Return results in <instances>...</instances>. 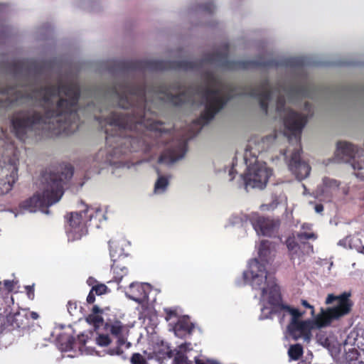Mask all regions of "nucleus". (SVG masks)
<instances>
[{"label": "nucleus", "mask_w": 364, "mask_h": 364, "mask_svg": "<svg viewBox=\"0 0 364 364\" xmlns=\"http://www.w3.org/2000/svg\"><path fill=\"white\" fill-rule=\"evenodd\" d=\"M227 45L206 54L200 61L149 60L117 63L109 70L111 80L81 90L76 80L47 79L46 70L31 60H15L6 67L14 85L0 87V116L16 106L11 123L16 136L69 134L78 129L80 113L94 114L105 128L106 146L86 161L91 173L107 165L127 167L122 156L139 150L151 151L149 139L168 132L152 118L151 105H200L196 123L199 130L230 99L242 96V87L225 80L218 70H242V60L228 59Z\"/></svg>", "instance_id": "nucleus-1"}, {"label": "nucleus", "mask_w": 364, "mask_h": 364, "mask_svg": "<svg viewBox=\"0 0 364 364\" xmlns=\"http://www.w3.org/2000/svg\"><path fill=\"white\" fill-rule=\"evenodd\" d=\"M350 292L345 291L340 295L328 294L326 303L333 304V306L326 309H321V313L315 320H302L305 311L289 305L279 302L272 307L264 306L261 308L260 319L272 318L277 315L279 323H287V331L289 336L294 340L301 339L309 342L311 338V331L316 328H322L328 326L333 320L348 314L353 306V301L350 299Z\"/></svg>", "instance_id": "nucleus-2"}, {"label": "nucleus", "mask_w": 364, "mask_h": 364, "mask_svg": "<svg viewBox=\"0 0 364 364\" xmlns=\"http://www.w3.org/2000/svg\"><path fill=\"white\" fill-rule=\"evenodd\" d=\"M73 175V167L69 164H61L50 168L42 174L36 193L20 203L18 209L10 212L14 214V217L38 210L48 214V208L60 200L65 186Z\"/></svg>", "instance_id": "nucleus-3"}, {"label": "nucleus", "mask_w": 364, "mask_h": 364, "mask_svg": "<svg viewBox=\"0 0 364 364\" xmlns=\"http://www.w3.org/2000/svg\"><path fill=\"white\" fill-rule=\"evenodd\" d=\"M276 133L260 139H252L246 146L242 160L238 164V156L233 159L232 166L228 168L230 181L235 178V173H239L242 166H245V172L240 174L246 187L263 189L265 188L272 171L264 162L257 159V154L267 151L277 140Z\"/></svg>", "instance_id": "nucleus-4"}, {"label": "nucleus", "mask_w": 364, "mask_h": 364, "mask_svg": "<svg viewBox=\"0 0 364 364\" xmlns=\"http://www.w3.org/2000/svg\"><path fill=\"white\" fill-rule=\"evenodd\" d=\"M242 277L245 284L256 292L255 296H259L262 308L264 306L272 307L281 302L279 287L274 277L267 272L264 263H260L257 259H251Z\"/></svg>", "instance_id": "nucleus-5"}, {"label": "nucleus", "mask_w": 364, "mask_h": 364, "mask_svg": "<svg viewBox=\"0 0 364 364\" xmlns=\"http://www.w3.org/2000/svg\"><path fill=\"white\" fill-rule=\"evenodd\" d=\"M104 217L98 208L87 207L84 210L71 213L68 218L66 233L69 240H77L87 235V228L92 219L101 220Z\"/></svg>", "instance_id": "nucleus-6"}, {"label": "nucleus", "mask_w": 364, "mask_h": 364, "mask_svg": "<svg viewBox=\"0 0 364 364\" xmlns=\"http://www.w3.org/2000/svg\"><path fill=\"white\" fill-rule=\"evenodd\" d=\"M18 152L12 149L0 161V195L11 190L18 178Z\"/></svg>", "instance_id": "nucleus-7"}, {"label": "nucleus", "mask_w": 364, "mask_h": 364, "mask_svg": "<svg viewBox=\"0 0 364 364\" xmlns=\"http://www.w3.org/2000/svg\"><path fill=\"white\" fill-rule=\"evenodd\" d=\"M363 149H358L350 143L341 141L337 144L336 156L343 162L350 163L355 171L364 169V161L356 160V158L363 156Z\"/></svg>", "instance_id": "nucleus-8"}, {"label": "nucleus", "mask_w": 364, "mask_h": 364, "mask_svg": "<svg viewBox=\"0 0 364 364\" xmlns=\"http://www.w3.org/2000/svg\"><path fill=\"white\" fill-rule=\"evenodd\" d=\"M250 223L258 235L267 237L274 236L277 233L280 225L279 220L265 218L256 213H252Z\"/></svg>", "instance_id": "nucleus-9"}, {"label": "nucleus", "mask_w": 364, "mask_h": 364, "mask_svg": "<svg viewBox=\"0 0 364 364\" xmlns=\"http://www.w3.org/2000/svg\"><path fill=\"white\" fill-rule=\"evenodd\" d=\"M124 240H110L109 241V255L111 260L113 262L112 264V270L114 274V278L117 282H119L124 276L128 273V269L125 266L121 265L117 262L118 259L124 257V249L122 245Z\"/></svg>", "instance_id": "nucleus-10"}, {"label": "nucleus", "mask_w": 364, "mask_h": 364, "mask_svg": "<svg viewBox=\"0 0 364 364\" xmlns=\"http://www.w3.org/2000/svg\"><path fill=\"white\" fill-rule=\"evenodd\" d=\"M28 325V311H21L7 316H0V333L12 331L16 328H24Z\"/></svg>", "instance_id": "nucleus-11"}, {"label": "nucleus", "mask_w": 364, "mask_h": 364, "mask_svg": "<svg viewBox=\"0 0 364 364\" xmlns=\"http://www.w3.org/2000/svg\"><path fill=\"white\" fill-rule=\"evenodd\" d=\"M187 151V142L180 140L169 147L159 157L158 162L171 165L184 158Z\"/></svg>", "instance_id": "nucleus-12"}, {"label": "nucleus", "mask_w": 364, "mask_h": 364, "mask_svg": "<svg viewBox=\"0 0 364 364\" xmlns=\"http://www.w3.org/2000/svg\"><path fill=\"white\" fill-rule=\"evenodd\" d=\"M287 246L294 263L300 264L304 255L313 252V246L309 242H299L292 238L287 240Z\"/></svg>", "instance_id": "nucleus-13"}, {"label": "nucleus", "mask_w": 364, "mask_h": 364, "mask_svg": "<svg viewBox=\"0 0 364 364\" xmlns=\"http://www.w3.org/2000/svg\"><path fill=\"white\" fill-rule=\"evenodd\" d=\"M150 291L151 287L148 283L132 282L125 291V294L129 299L144 304L148 301Z\"/></svg>", "instance_id": "nucleus-14"}, {"label": "nucleus", "mask_w": 364, "mask_h": 364, "mask_svg": "<svg viewBox=\"0 0 364 364\" xmlns=\"http://www.w3.org/2000/svg\"><path fill=\"white\" fill-rule=\"evenodd\" d=\"M169 326H172L175 335L180 338L191 334L194 328V325L190 322L188 316L180 317L176 321L170 322Z\"/></svg>", "instance_id": "nucleus-15"}, {"label": "nucleus", "mask_w": 364, "mask_h": 364, "mask_svg": "<svg viewBox=\"0 0 364 364\" xmlns=\"http://www.w3.org/2000/svg\"><path fill=\"white\" fill-rule=\"evenodd\" d=\"M274 255V247L269 240H262L258 248V258L260 263L265 266L272 261Z\"/></svg>", "instance_id": "nucleus-16"}, {"label": "nucleus", "mask_w": 364, "mask_h": 364, "mask_svg": "<svg viewBox=\"0 0 364 364\" xmlns=\"http://www.w3.org/2000/svg\"><path fill=\"white\" fill-rule=\"evenodd\" d=\"M345 345L355 346L364 352V328H356L352 330L345 340Z\"/></svg>", "instance_id": "nucleus-17"}, {"label": "nucleus", "mask_w": 364, "mask_h": 364, "mask_svg": "<svg viewBox=\"0 0 364 364\" xmlns=\"http://www.w3.org/2000/svg\"><path fill=\"white\" fill-rule=\"evenodd\" d=\"M340 185L336 179L324 178L322 185L318 188L317 191L321 196L331 197L334 192L338 191Z\"/></svg>", "instance_id": "nucleus-18"}, {"label": "nucleus", "mask_w": 364, "mask_h": 364, "mask_svg": "<svg viewBox=\"0 0 364 364\" xmlns=\"http://www.w3.org/2000/svg\"><path fill=\"white\" fill-rule=\"evenodd\" d=\"M317 235L312 231V225L304 223L293 239L299 242H307L308 240H316Z\"/></svg>", "instance_id": "nucleus-19"}, {"label": "nucleus", "mask_w": 364, "mask_h": 364, "mask_svg": "<svg viewBox=\"0 0 364 364\" xmlns=\"http://www.w3.org/2000/svg\"><path fill=\"white\" fill-rule=\"evenodd\" d=\"M173 356V352L170 350L169 346L166 343L161 342V344L154 346L153 350V355L149 356V358H154L158 361Z\"/></svg>", "instance_id": "nucleus-20"}, {"label": "nucleus", "mask_w": 364, "mask_h": 364, "mask_svg": "<svg viewBox=\"0 0 364 364\" xmlns=\"http://www.w3.org/2000/svg\"><path fill=\"white\" fill-rule=\"evenodd\" d=\"M343 348L345 351V359L349 364H364L362 360H359L360 355L358 349L355 346H347L343 343Z\"/></svg>", "instance_id": "nucleus-21"}, {"label": "nucleus", "mask_w": 364, "mask_h": 364, "mask_svg": "<svg viewBox=\"0 0 364 364\" xmlns=\"http://www.w3.org/2000/svg\"><path fill=\"white\" fill-rule=\"evenodd\" d=\"M127 334H124L120 336L117 337V347L113 348H109L107 350L105 353L109 355H122L123 350L122 347L124 346L125 348H129L131 346V343L128 342L127 340Z\"/></svg>", "instance_id": "nucleus-22"}, {"label": "nucleus", "mask_w": 364, "mask_h": 364, "mask_svg": "<svg viewBox=\"0 0 364 364\" xmlns=\"http://www.w3.org/2000/svg\"><path fill=\"white\" fill-rule=\"evenodd\" d=\"M169 184V178L167 176L159 175L154 184V193L163 194L167 190Z\"/></svg>", "instance_id": "nucleus-23"}, {"label": "nucleus", "mask_w": 364, "mask_h": 364, "mask_svg": "<svg viewBox=\"0 0 364 364\" xmlns=\"http://www.w3.org/2000/svg\"><path fill=\"white\" fill-rule=\"evenodd\" d=\"M252 213L250 215H232L228 219L227 226H234L237 225L241 224L242 225H246L247 223H250V218H251Z\"/></svg>", "instance_id": "nucleus-24"}, {"label": "nucleus", "mask_w": 364, "mask_h": 364, "mask_svg": "<svg viewBox=\"0 0 364 364\" xmlns=\"http://www.w3.org/2000/svg\"><path fill=\"white\" fill-rule=\"evenodd\" d=\"M109 331L116 337L128 333L127 327L119 321H116L110 325Z\"/></svg>", "instance_id": "nucleus-25"}, {"label": "nucleus", "mask_w": 364, "mask_h": 364, "mask_svg": "<svg viewBox=\"0 0 364 364\" xmlns=\"http://www.w3.org/2000/svg\"><path fill=\"white\" fill-rule=\"evenodd\" d=\"M303 354V348L300 344L291 345L288 350V355L291 360H297Z\"/></svg>", "instance_id": "nucleus-26"}, {"label": "nucleus", "mask_w": 364, "mask_h": 364, "mask_svg": "<svg viewBox=\"0 0 364 364\" xmlns=\"http://www.w3.org/2000/svg\"><path fill=\"white\" fill-rule=\"evenodd\" d=\"M215 6L213 4L212 1L208 2L204 5L200 6L197 10L196 13L201 14H212L214 13L215 10Z\"/></svg>", "instance_id": "nucleus-27"}, {"label": "nucleus", "mask_w": 364, "mask_h": 364, "mask_svg": "<svg viewBox=\"0 0 364 364\" xmlns=\"http://www.w3.org/2000/svg\"><path fill=\"white\" fill-rule=\"evenodd\" d=\"M7 9L6 5L0 4V15L6 11ZM10 28L5 25L4 23L0 21V36H6L9 34Z\"/></svg>", "instance_id": "nucleus-28"}, {"label": "nucleus", "mask_w": 364, "mask_h": 364, "mask_svg": "<svg viewBox=\"0 0 364 364\" xmlns=\"http://www.w3.org/2000/svg\"><path fill=\"white\" fill-rule=\"evenodd\" d=\"M96 343L98 346L105 347L107 346L111 343V340L109 336L105 334H100L96 338Z\"/></svg>", "instance_id": "nucleus-29"}, {"label": "nucleus", "mask_w": 364, "mask_h": 364, "mask_svg": "<svg viewBox=\"0 0 364 364\" xmlns=\"http://www.w3.org/2000/svg\"><path fill=\"white\" fill-rule=\"evenodd\" d=\"M91 289L95 292V294L100 296L106 294L107 292L108 288L104 284H97L96 285H94Z\"/></svg>", "instance_id": "nucleus-30"}, {"label": "nucleus", "mask_w": 364, "mask_h": 364, "mask_svg": "<svg viewBox=\"0 0 364 364\" xmlns=\"http://www.w3.org/2000/svg\"><path fill=\"white\" fill-rule=\"evenodd\" d=\"M130 361L132 364H146V359L142 355L138 353L132 355Z\"/></svg>", "instance_id": "nucleus-31"}, {"label": "nucleus", "mask_w": 364, "mask_h": 364, "mask_svg": "<svg viewBox=\"0 0 364 364\" xmlns=\"http://www.w3.org/2000/svg\"><path fill=\"white\" fill-rule=\"evenodd\" d=\"M166 313V319L167 321L172 322L173 321H176L180 317L178 316L176 310L171 309H165Z\"/></svg>", "instance_id": "nucleus-32"}, {"label": "nucleus", "mask_w": 364, "mask_h": 364, "mask_svg": "<svg viewBox=\"0 0 364 364\" xmlns=\"http://www.w3.org/2000/svg\"><path fill=\"white\" fill-rule=\"evenodd\" d=\"M75 342V338L73 336H68L66 338V342L65 343H62L61 348L63 350L69 351L73 348V344Z\"/></svg>", "instance_id": "nucleus-33"}, {"label": "nucleus", "mask_w": 364, "mask_h": 364, "mask_svg": "<svg viewBox=\"0 0 364 364\" xmlns=\"http://www.w3.org/2000/svg\"><path fill=\"white\" fill-rule=\"evenodd\" d=\"M191 344L190 343H184L180 344L178 346V348L176 350V355H178L180 353L185 355L184 353L188 352L191 350Z\"/></svg>", "instance_id": "nucleus-34"}, {"label": "nucleus", "mask_w": 364, "mask_h": 364, "mask_svg": "<svg viewBox=\"0 0 364 364\" xmlns=\"http://www.w3.org/2000/svg\"><path fill=\"white\" fill-rule=\"evenodd\" d=\"M174 364H192L188 360L187 357L183 354L176 355L174 358Z\"/></svg>", "instance_id": "nucleus-35"}, {"label": "nucleus", "mask_w": 364, "mask_h": 364, "mask_svg": "<svg viewBox=\"0 0 364 364\" xmlns=\"http://www.w3.org/2000/svg\"><path fill=\"white\" fill-rule=\"evenodd\" d=\"M279 202L277 198H274L272 203L265 204L262 206V210H272L277 208Z\"/></svg>", "instance_id": "nucleus-36"}, {"label": "nucleus", "mask_w": 364, "mask_h": 364, "mask_svg": "<svg viewBox=\"0 0 364 364\" xmlns=\"http://www.w3.org/2000/svg\"><path fill=\"white\" fill-rule=\"evenodd\" d=\"M68 311L70 315H74L77 312V303L69 301L67 305Z\"/></svg>", "instance_id": "nucleus-37"}, {"label": "nucleus", "mask_w": 364, "mask_h": 364, "mask_svg": "<svg viewBox=\"0 0 364 364\" xmlns=\"http://www.w3.org/2000/svg\"><path fill=\"white\" fill-rule=\"evenodd\" d=\"M87 321L89 322H92L95 324H98V323H102L103 318H102L101 316H100L98 314L89 315V316L87 317Z\"/></svg>", "instance_id": "nucleus-38"}, {"label": "nucleus", "mask_w": 364, "mask_h": 364, "mask_svg": "<svg viewBox=\"0 0 364 364\" xmlns=\"http://www.w3.org/2000/svg\"><path fill=\"white\" fill-rule=\"evenodd\" d=\"M196 364H220L218 362L212 360H207L206 361H203L198 358H195Z\"/></svg>", "instance_id": "nucleus-39"}, {"label": "nucleus", "mask_w": 364, "mask_h": 364, "mask_svg": "<svg viewBox=\"0 0 364 364\" xmlns=\"http://www.w3.org/2000/svg\"><path fill=\"white\" fill-rule=\"evenodd\" d=\"M26 289L27 290V296L30 299H33L34 298V289L33 286H26Z\"/></svg>", "instance_id": "nucleus-40"}, {"label": "nucleus", "mask_w": 364, "mask_h": 364, "mask_svg": "<svg viewBox=\"0 0 364 364\" xmlns=\"http://www.w3.org/2000/svg\"><path fill=\"white\" fill-rule=\"evenodd\" d=\"M301 304L302 306H304V307L306 308H308V309H310L311 311V314L312 316L314 315V306H311L307 301L306 300H301Z\"/></svg>", "instance_id": "nucleus-41"}, {"label": "nucleus", "mask_w": 364, "mask_h": 364, "mask_svg": "<svg viewBox=\"0 0 364 364\" xmlns=\"http://www.w3.org/2000/svg\"><path fill=\"white\" fill-rule=\"evenodd\" d=\"M338 190H340L344 196H347L349 193L350 187L348 185L346 184L343 186H341V187L339 186Z\"/></svg>", "instance_id": "nucleus-42"}, {"label": "nucleus", "mask_w": 364, "mask_h": 364, "mask_svg": "<svg viewBox=\"0 0 364 364\" xmlns=\"http://www.w3.org/2000/svg\"><path fill=\"white\" fill-rule=\"evenodd\" d=\"M4 284L6 289L9 291H11L14 288V282L11 280H4Z\"/></svg>", "instance_id": "nucleus-43"}, {"label": "nucleus", "mask_w": 364, "mask_h": 364, "mask_svg": "<svg viewBox=\"0 0 364 364\" xmlns=\"http://www.w3.org/2000/svg\"><path fill=\"white\" fill-rule=\"evenodd\" d=\"M94 293L95 292L92 291V290L91 289L90 293H89V294H88V296H87V303L92 304L95 301V294H94Z\"/></svg>", "instance_id": "nucleus-44"}, {"label": "nucleus", "mask_w": 364, "mask_h": 364, "mask_svg": "<svg viewBox=\"0 0 364 364\" xmlns=\"http://www.w3.org/2000/svg\"><path fill=\"white\" fill-rule=\"evenodd\" d=\"M29 317L33 320H36L38 318L39 316L37 312L28 311V318Z\"/></svg>", "instance_id": "nucleus-45"}, {"label": "nucleus", "mask_w": 364, "mask_h": 364, "mask_svg": "<svg viewBox=\"0 0 364 364\" xmlns=\"http://www.w3.org/2000/svg\"><path fill=\"white\" fill-rule=\"evenodd\" d=\"M314 210H315L316 213H321L323 210V206L322 204H316L314 206Z\"/></svg>", "instance_id": "nucleus-46"}, {"label": "nucleus", "mask_w": 364, "mask_h": 364, "mask_svg": "<svg viewBox=\"0 0 364 364\" xmlns=\"http://www.w3.org/2000/svg\"><path fill=\"white\" fill-rule=\"evenodd\" d=\"M87 283L88 284L89 286H92V287L94 286V285H96L97 284V282L92 277H89L88 279L87 280Z\"/></svg>", "instance_id": "nucleus-47"}, {"label": "nucleus", "mask_w": 364, "mask_h": 364, "mask_svg": "<svg viewBox=\"0 0 364 364\" xmlns=\"http://www.w3.org/2000/svg\"><path fill=\"white\" fill-rule=\"evenodd\" d=\"M311 109H312V107H311V104L309 103V102H305V104H304V110L306 111L309 114H311Z\"/></svg>", "instance_id": "nucleus-48"}, {"label": "nucleus", "mask_w": 364, "mask_h": 364, "mask_svg": "<svg viewBox=\"0 0 364 364\" xmlns=\"http://www.w3.org/2000/svg\"><path fill=\"white\" fill-rule=\"evenodd\" d=\"M92 315H96L101 312V309L97 306H94L92 307Z\"/></svg>", "instance_id": "nucleus-49"}, {"label": "nucleus", "mask_w": 364, "mask_h": 364, "mask_svg": "<svg viewBox=\"0 0 364 364\" xmlns=\"http://www.w3.org/2000/svg\"><path fill=\"white\" fill-rule=\"evenodd\" d=\"M355 175L358 178H360L361 179H364V173H355Z\"/></svg>", "instance_id": "nucleus-50"}, {"label": "nucleus", "mask_w": 364, "mask_h": 364, "mask_svg": "<svg viewBox=\"0 0 364 364\" xmlns=\"http://www.w3.org/2000/svg\"><path fill=\"white\" fill-rule=\"evenodd\" d=\"M323 345L324 346H326V347H328V346H329V341H328V339H326V340H325V341H324V343H323Z\"/></svg>", "instance_id": "nucleus-51"}, {"label": "nucleus", "mask_w": 364, "mask_h": 364, "mask_svg": "<svg viewBox=\"0 0 364 364\" xmlns=\"http://www.w3.org/2000/svg\"><path fill=\"white\" fill-rule=\"evenodd\" d=\"M287 150H284L282 154V155L284 156V159H287V156H286V154H287Z\"/></svg>", "instance_id": "nucleus-52"}, {"label": "nucleus", "mask_w": 364, "mask_h": 364, "mask_svg": "<svg viewBox=\"0 0 364 364\" xmlns=\"http://www.w3.org/2000/svg\"><path fill=\"white\" fill-rule=\"evenodd\" d=\"M332 265H333V262H331V263L330 264V267H329V268H328L329 269H331V266H332Z\"/></svg>", "instance_id": "nucleus-53"}, {"label": "nucleus", "mask_w": 364, "mask_h": 364, "mask_svg": "<svg viewBox=\"0 0 364 364\" xmlns=\"http://www.w3.org/2000/svg\"><path fill=\"white\" fill-rule=\"evenodd\" d=\"M346 90H343V92H344L343 94H346Z\"/></svg>", "instance_id": "nucleus-54"}]
</instances>
